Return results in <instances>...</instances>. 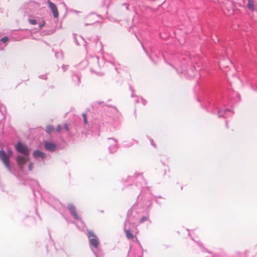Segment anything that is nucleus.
<instances>
[{"instance_id": "obj_1", "label": "nucleus", "mask_w": 257, "mask_h": 257, "mask_svg": "<svg viewBox=\"0 0 257 257\" xmlns=\"http://www.w3.org/2000/svg\"><path fill=\"white\" fill-rule=\"evenodd\" d=\"M16 149L21 154L16 157V161L19 169L21 171H24L25 166L29 163L28 169L30 171H32L34 164L32 162H29L30 149L20 142H18L16 145Z\"/></svg>"}, {"instance_id": "obj_2", "label": "nucleus", "mask_w": 257, "mask_h": 257, "mask_svg": "<svg viewBox=\"0 0 257 257\" xmlns=\"http://www.w3.org/2000/svg\"><path fill=\"white\" fill-rule=\"evenodd\" d=\"M101 61L99 60L98 58L96 56L91 57L89 60V63L91 65V71L97 73V70L100 67L101 63H102L104 60H101Z\"/></svg>"}, {"instance_id": "obj_3", "label": "nucleus", "mask_w": 257, "mask_h": 257, "mask_svg": "<svg viewBox=\"0 0 257 257\" xmlns=\"http://www.w3.org/2000/svg\"><path fill=\"white\" fill-rule=\"evenodd\" d=\"M88 237L90 245L94 248H97L99 245V241L93 231L90 230L88 231Z\"/></svg>"}, {"instance_id": "obj_4", "label": "nucleus", "mask_w": 257, "mask_h": 257, "mask_svg": "<svg viewBox=\"0 0 257 257\" xmlns=\"http://www.w3.org/2000/svg\"><path fill=\"white\" fill-rule=\"evenodd\" d=\"M10 156L8 155L4 150L0 151V159L3 162L8 170L12 172L11 167L10 164Z\"/></svg>"}, {"instance_id": "obj_5", "label": "nucleus", "mask_w": 257, "mask_h": 257, "mask_svg": "<svg viewBox=\"0 0 257 257\" xmlns=\"http://www.w3.org/2000/svg\"><path fill=\"white\" fill-rule=\"evenodd\" d=\"M33 157L36 161L44 164V160L46 158L47 155L39 150H36L33 152Z\"/></svg>"}, {"instance_id": "obj_6", "label": "nucleus", "mask_w": 257, "mask_h": 257, "mask_svg": "<svg viewBox=\"0 0 257 257\" xmlns=\"http://www.w3.org/2000/svg\"><path fill=\"white\" fill-rule=\"evenodd\" d=\"M107 144L109 145V151L110 153L115 152L117 148V141L113 139H108Z\"/></svg>"}, {"instance_id": "obj_7", "label": "nucleus", "mask_w": 257, "mask_h": 257, "mask_svg": "<svg viewBox=\"0 0 257 257\" xmlns=\"http://www.w3.org/2000/svg\"><path fill=\"white\" fill-rule=\"evenodd\" d=\"M233 113L230 109H219L218 110V117H227Z\"/></svg>"}, {"instance_id": "obj_8", "label": "nucleus", "mask_w": 257, "mask_h": 257, "mask_svg": "<svg viewBox=\"0 0 257 257\" xmlns=\"http://www.w3.org/2000/svg\"><path fill=\"white\" fill-rule=\"evenodd\" d=\"M44 144V148L47 151L54 152L56 150L57 146L53 142L45 141Z\"/></svg>"}, {"instance_id": "obj_9", "label": "nucleus", "mask_w": 257, "mask_h": 257, "mask_svg": "<svg viewBox=\"0 0 257 257\" xmlns=\"http://www.w3.org/2000/svg\"><path fill=\"white\" fill-rule=\"evenodd\" d=\"M68 209L69 210L70 213L71 215L74 217V218L77 220H80V218H79V216L77 215L76 212V208L75 207L71 204H68Z\"/></svg>"}, {"instance_id": "obj_10", "label": "nucleus", "mask_w": 257, "mask_h": 257, "mask_svg": "<svg viewBox=\"0 0 257 257\" xmlns=\"http://www.w3.org/2000/svg\"><path fill=\"white\" fill-rule=\"evenodd\" d=\"M48 4L49 7L53 13L54 17L56 18H58L59 16V13L55 4L50 1H48Z\"/></svg>"}, {"instance_id": "obj_11", "label": "nucleus", "mask_w": 257, "mask_h": 257, "mask_svg": "<svg viewBox=\"0 0 257 257\" xmlns=\"http://www.w3.org/2000/svg\"><path fill=\"white\" fill-rule=\"evenodd\" d=\"M72 81L75 85H78L80 81V76L78 73L74 74L72 77Z\"/></svg>"}, {"instance_id": "obj_12", "label": "nucleus", "mask_w": 257, "mask_h": 257, "mask_svg": "<svg viewBox=\"0 0 257 257\" xmlns=\"http://www.w3.org/2000/svg\"><path fill=\"white\" fill-rule=\"evenodd\" d=\"M126 224H127V221H125L124 223V230L125 232L126 236L129 239H132L134 237V235L132 233V232H131L130 229H126Z\"/></svg>"}, {"instance_id": "obj_13", "label": "nucleus", "mask_w": 257, "mask_h": 257, "mask_svg": "<svg viewBox=\"0 0 257 257\" xmlns=\"http://www.w3.org/2000/svg\"><path fill=\"white\" fill-rule=\"evenodd\" d=\"M247 3L246 4L247 8L250 11H253L255 9L254 0H247Z\"/></svg>"}, {"instance_id": "obj_14", "label": "nucleus", "mask_w": 257, "mask_h": 257, "mask_svg": "<svg viewBox=\"0 0 257 257\" xmlns=\"http://www.w3.org/2000/svg\"><path fill=\"white\" fill-rule=\"evenodd\" d=\"M53 131H54V127L52 125H48L46 127V132L48 134H50Z\"/></svg>"}, {"instance_id": "obj_15", "label": "nucleus", "mask_w": 257, "mask_h": 257, "mask_svg": "<svg viewBox=\"0 0 257 257\" xmlns=\"http://www.w3.org/2000/svg\"><path fill=\"white\" fill-rule=\"evenodd\" d=\"M28 22L33 25H36L37 23V20L32 18H29Z\"/></svg>"}, {"instance_id": "obj_16", "label": "nucleus", "mask_w": 257, "mask_h": 257, "mask_svg": "<svg viewBox=\"0 0 257 257\" xmlns=\"http://www.w3.org/2000/svg\"><path fill=\"white\" fill-rule=\"evenodd\" d=\"M0 41L5 43V44H7L8 43V42L9 41V38L8 37H4L3 38H2Z\"/></svg>"}, {"instance_id": "obj_17", "label": "nucleus", "mask_w": 257, "mask_h": 257, "mask_svg": "<svg viewBox=\"0 0 257 257\" xmlns=\"http://www.w3.org/2000/svg\"><path fill=\"white\" fill-rule=\"evenodd\" d=\"M82 118H83V121L84 125H87V120L86 115L85 113L82 114Z\"/></svg>"}, {"instance_id": "obj_18", "label": "nucleus", "mask_w": 257, "mask_h": 257, "mask_svg": "<svg viewBox=\"0 0 257 257\" xmlns=\"http://www.w3.org/2000/svg\"><path fill=\"white\" fill-rule=\"evenodd\" d=\"M148 220V217L147 216H143L141 218V219L140 220V223H142L144 222L145 221Z\"/></svg>"}, {"instance_id": "obj_19", "label": "nucleus", "mask_w": 257, "mask_h": 257, "mask_svg": "<svg viewBox=\"0 0 257 257\" xmlns=\"http://www.w3.org/2000/svg\"><path fill=\"white\" fill-rule=\"evenodd\" d=\"M136 178L137 179L138 181L142 180L144 182H145L141 175H138L137 177H136Z\"/></svg>"}, {"instance_id": "obj_20", "label": "nucleus", "mask_w": 257, "mask_h": 257, "mask_svg": "<svg viewBox=\"0 0 257 257\" xmlns=\"http://www.w3.org/2000/svg\"><path fill=\"white\" fill-rule=\"evenodd\" d=\"M62 126L61 125H58L57 126V128L56 129V132H60V131L62 130Z\"/></svg>"}, {"instance_id": "obj_21", "label": "nucleus", "mask_w": 257, "mask_h": 257, "mask_svg": "<svg viewBox=\"0 0 257 257\" xmlns=\"http://www.w3.org/2000/svg\"><path fill=\"white\" fill-rule=\"evenodd\" d=\"M68 67V65H63L62 66V69L64 71H66Z\"/></svg>"}, {"instance_id": "obj_22", "label": "nucleus", "mask_w": 257, "mask_h": 257, "mask_svg": "<svg viewBox=\"0 0 257 257\" xmlns=\"http://www.w3.org/2000/svg\"><path fill=\"white\" fill-rule=\"evenodd\" d=\"M64 128L65 130V131L66 132H68L69 131V127H68V126L67 124H65L64 125Z\"/></svg>"}, {"instance_id": "obj_23", "label": "nucleus", "mask_w": 257, "mask_h": 257, "mask_svg": "<svg viewBox=\"0 0 257 257\" xmlns=\"http://www.w3.org/2000/svg\"><path fill=\"white\" fill-rule=\"evenodd\" d=\"M45 25V22H43L42 23L40 24L39 25V29H41Z\"/></svg>"}, {"instance_id": "obj_24", "label": "nucleus", "mask_w": 257, "mask_h": 257, "mask_svg": "<svg viewBox=\"0 0 257 257\" xmlns=\"http://www.w3.org/2000/svg\"><path fill=\"white\" fill-rule=\"evenodd\" d=\"M39 77L41 79H47V77L45 76V75H40L39 76Z\"/></svg>"}, {"instance_id": "obj_25", "label": "nucleus", "mask_w": 257, "mask_h": 257, "mask_svg": "<svg viewBox=\"0 0 257 257\" xmlns=\"http://www.w3.org/2000/svg\"><path fill=\"white\" fill-rule=\"evenodd\" d=\"M141 101L144 105H145L147 103V101L143 98L141 99Z\"/></svg>"}, {"instance_id": "obj_26", "label": "nucleus", "mask_w": 257, "mask_h": 257, "mask_svg": "<svg viewBox=\"0 0 257 257\" xmlns=\"http://www.w3.org/2000/svg\"><path fill=\"white\" fill-rule=\"evenodd\" d=\"M91 250L93 251V253L94 254V255L97 257V253L92 249V248H91Z\"/></svg>"}, {"instance_id": "obj_27", "label": "nucleus", "mask_w": 257, "mask_h": 257, "mask_svg": "<svg viewBox=\"0 0 257 257\" xmlns=\"http://www.w3.org/2000/svg\"><path fill=\"white\" fill-rule=\"evenodd\" d=\"M73 12L74 13H76V14L78 13V11H75V10L73 11Z\"/></svg>"}, {"instance_id": "obj_28", "label": "nucleus", "mask_w": 257, "mask_h": 257, "mask_svg": "<svg viewBox=\"0 0 257 257\" xmlns=\"http://www.w3.org/2000/svg\"><path fill=\"white\" fill-rule=\"evenodd\" d=\"M151 144H152V145H153L154 146H155V145L153 144V141H151Z\"/></svg>"}, {"instance_id": "obj_29", "label": "nucleus", "mask_w": 257, "mask_h": 257, "mask_svg": "<svg viewBox=\"0 0 257 257\" xmlns=\"http://www.w3.org/2000/svg\"><path fill=\"white\" fill-rule=\"evenodd\" d=\"M133 177H129V179H133Z\"/></svg>"}]
</instances>
